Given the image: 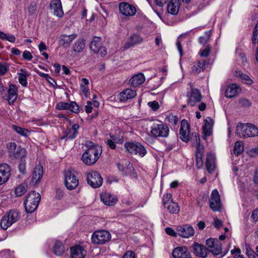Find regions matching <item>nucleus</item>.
<instances>
[{"mask_svg":"<svg viewBox=\"0 0 258 258\" xmlns=\"http://www.w3.org/2000/svg\"><path fill=\"white\" fill-rule=\"evenodd\" d=\"M85 146L87 149L82 156V160L85 164L92 165L95 164L100 157L102 153V148L89 141L86 142Z\"/></svg>","mask_w":258,"mask_h":258,"instance_id":"1","label":"nucleus"},{"mask_svg":"<svg viewBox=\"0 0 258 258\" xmlns=\"http://www.w3.org/2000/svg\"><path fill=\"white\" fill-rule=\"evenodd\" d=\"M41 199L40 195L35 192L31 191L29 192L24 201V207L27 213H32L34 212L39 204Z\"/></svg>","mask_w":258,"mask_h":258,"instance_id":"2","label":"nucleus"},{"mask_svg":"<svg viewBox=\"0 0 258 258\" xmlns=\"http://www.w3.org/2000/svg\"><path fill=\"white\" fill-rule=\"evenodd\" d=\"M236 134L240 137L248 138L258 136V127L251 123L237 125Z\"/></svg>","mask_w":258,"mask_h":258,"instance_id":"3","label":"nucleus"},{"mask_svg":"<svg viewBox=\"0 0 258 258\" xmlns=\"http://www.w3.org/2000/svg\"><path fill=\"white\" fill-rule=\"evenodd\" d=\"M7 148L9 156L15 159H21L26 157V150L20 146H17L15 142L8 143Z\"/></svg>","mask_w":258,"mask_h":258,"instance_id":"4","label":"nucleus"},{"mask_svg":"<svg viewBox=\"0 0 258 258\" xmlns=\"http://www.w3.org/2000/svg\"><path fill=\"white\" fill-rule=\"evenodd\" d=\"M77 172L73 168H70L64 171V183L66 187L73 190L79 184V180L77 177Z\"/></svg>","mask_w":258,"mask_h":258,"instance_id":"5","label":"nucleus"},{"mask_svg":"<svg viewBox=\"0 0 258 258\" xmlns=\"http://www.w3.org/2000/svg\"><path fill=\"white\" fill-rule=\"evenodd\" d=\"M20 213L17 210H11L1 219V228L6 230L8 227L17 222L20 218Z\"/></svg>","mask_w":258,"mask_h":258,"instance_id":"6","label":"nucleus"},{"mask_svg":"<svg viewBox=\"0 0 258 258\" xmlns=\"http://www.w3.org/2000/svg\"><path fill=\"white\" fill-rule=\"evenodd\" d=\"M111 239L110 233L104 230L94 232L91 237L92 242L95 244L102 245Z\"/></svg>","mask_w":258,"mask_h":258,"instance_id":"7","label":"nucleus"},{"mask_svg":"<svg viewBox=\"0 0 258 258\" xmlns=\"http://www.w3.org/2000/svg\"><path fill=\"white\" fill-rule=\"evenodd\" d=\"M80 128V125L78 123L71 124L67 127V128L63 131V136L60 138L61 140H73L75 139L78 134V131Z\"/></svg>","mask_w":258,"mask_h":258,"instance_id":"8","label":"nucleus"},{"mask_svg":"<svg viewBox=\"0 0 258 258\" xmlns=\"http://www.w3.org/2000/svg\"><path fill=\"white\" fill-rule=\"evenodd\" d=\"M124 148L131 154H139L141 157H144L147 154L144 147L139 143H126L124 144Z\"/></svg>","mask_w":258,"mask_h":258,"instance_id":"9","label":"nucleus"},{"mask_svg":"<svg viewBox=\"0 0 258 258\" xmlns=\"http://www.w3.org/2000/svg\"><path fill=\"white\" fill-rule=\"evenodd\" d=\"M151 133L155 137L166 138L169 135V129L163 123H154Z\"/></svg>","mask_w":258,"mask_h":258,"instance_id":"10","label":"nucleus"},{"mask_svg":"<svg viewBox=\"0 0 258 258\" xmlns=\"http://www.w3.org/2000/svg\"><path fill=\"white\" fill-rule=\"evenodd\" d=\"M88 183L93 188L100 187L103 182V178L99 173L96 171H91L87 174Z\"/></svg>","mask_w":258,"mask_h":258,"instance_id":"11","label":"nucleus"},{"mask_svg":"<svg viewBox=\"0 0 258 258\" xmlns=\"http://www.w3.org/2000/svg\"><path fill=\"white\" fill-rule=\"evenodd\" d=\"M187 103L191 106H195L198 103L201 101L202 95L201 91L191 87V91L187 93Z\"/></svg>","mask_w":258,"mask_h":258,"instance_id":"12","label":"nucleus"},{"mask_svg":"<svg viewBox=\"0 0 258 258\" xmlns=\"http://www.w3.org/2000/svg\"><path fill=\"white\" fill-rule=\"evenodd\" d=\"M210 207L214 212L219 211L221 208L220 197L217 189L213 190L209 199Z\"/></svg>","mask_w":258,"mask_h":258,"instance_id":"13","label":"nucleus"},{"mask_svg":"<svg viewBox=\"0 0 258 258\" xmlns=\"http://www.w3.org/2000/svg\"><path fill=\"white\" fill-rule=\"evenodd\" d=\"M120 13L125 16H132L136 14V9L134 6L126 3H121L119 5Z\"/></svg>","mask_w":258,"mask_h":258,"instance_id":"14","label":"nucleus"},{"mask_svg":"<svg viewBox=\"0 0 258 258\" xmlns=\"http://www.w3.org/2000/svg\"><path fill=\"white\" fill-rule=\"evenodd\" d=\"M192 252L197 256L205 258L209 253L208 249L203 245L195 242L191 246Z\"/></svg>","mask_w":258,"mask_h":258,"instance_id":"15","label":"nucleus"},{"mask_svg":"<svg viewBox=\"0 0 258 258\" xmlns=\"http://www.w3.org/2000/svg\"><path fill=\"white\" fill-rule=\"evenodd\" d=\"M43 175V167L41 165H37L34 168L32 174L30 183L33 185L38 184L41 179Z\"/></svg>","mask_w":258,"mask_h":258,"instance_id":"16","label":"nucleus"},{"mask_svg":"<svg viewBox=\"0 0 258 258\" xmlns=\"http://www.w3.org/2000/svg\"><path fill=\"white\" fill-rule=\"evenodd\" d=\"M176 230L177 234L184 238H189L193 236L195 233V230L192 227L187 225H185L183 226H178Z\"/></svg>","mask_w":258,"mask_h":258,"instance_id":"17","label":"nucleus"},{"mask_svg":"<svg viewBox=\"0 0 258 258\" xmlns=\"http://www.w3.org/2000/svg\"><path fill=\"white\" fill-rule=\"evenodd\" d=\"M206 244L209 249L212 248L214 245H216V249L212 250L214 255H218L222 254V243L219 240L209 238L206 240Z\"/></svg>","mask_w":258,"mask_h":258,"instance_id":"18","label":"nucleus"},{"mask_svg":"<svg viewBox=\"0 0 258 258\" xmlns=\"http://www.w3.org/2000/svg\"><path fill=\"white\" fill-rule=\"evenodd\" d=\"M174 258H192L191 255L185 247H177L172 252Z\"/></svg>","mask_w":258,"mask_h":258,"instance_id":"19","label":"nucleus"},{"mask_svg":"<svg viewBox=\"0 0 258 258\" xmlns=\"http://www.w3.org/2000/svg\"><path fill=\"white\" fill-rule=\"evenodd\" d=\"M50 8L53 10V14L58 18H62L63 16V11L60 0H51Z\"/></svg>","mask_w":258,"mask_h":258,"instance_id":"20","label":"nucleus"},{"mask_svg":"<svg viewBox=\"0 0 258 258\" xmlns=\"http://www.w3.org/2000/svg\"><path fill=\"white\" fill-rule=\"evenodd\" d=\"M71 256L72 258H85L87 252L80 245H76L71 248Z\"/></svg>","mask_w":258,"mask_h":258,"instance_id":"21","label":"nucleus"},{"mask_svg":"<svg viewBox=\"0 0 258 258\" xmlns=\"http://www.w3.org/2000/svg\"><path fill=\"white\" fill-rule=\"evenodd\" d=\"M189 124L187 121L183 120L181 122L179 134L182 141L187 142L189 140Z\"/></svg>","mask_w":258,"mask_h":258,"instance_id":"22","label":"nucleus"},{"mask_svg":"<svg viewBox=\"0 0 258 258\" xmlns=\"http://www.w3.org/2000/svg\"><path fill=\"white\" fill-rule=\"evenodd\" d=\"M56 108L58 109H68L74 113H78L79 111V106L75 102H59L56 104Z\"/></svg>","mask_w":258,"mask_h":258,"instance_id":"23","label":"nucleus"},{"mask_svg":"<svg viewBox=\"0 0 258 258\" xmlns=\"http://www.w3.org/2000/svg\"><path fill=\"white\" fill-rule=\"evenodd\" d=\"M241 91L239 85L236 84H229L225 91V96L227 98H231L237 96Z\"/></svg>","mask_w":258,"mask_h":258,"instance_id":"24","label":"nucleus"},{"mask_svg":"<svg viewBox=\"0 0 258 258\" xmlns=\"http://www.w3.org/2000/svg\"><path fill=\"white\" fill-rule=\"evenodd\" d=\"M101 201L106 205L112 206L117 202V197L107 192H103L100 195Z\"/></svg>","mask_w":258,"mask_h":258,"instance_id":"25","label":"nucleus"},{"mask_svg":"<svg viewBox=\"0 0 258 258\" xmlns=\"http://www.w3.org/2000/svg\"><path fill=\"white\" fill-rule=\"evenodd\" d=\"M17 98V89L15 85H11L8 90L7 94L4 96V98L8 101L10 105H11L16 101Z\"/></svg>","mask_w":258,"mask_h":258,"instance_id":"26","label":"nucleus"},{"mask_svg":"<svg viewBox=\"0 0 258 258\" xmlns=\"http://www.w3.org/2000/svg\"><path fill=\"white\" fill-rule=\"evenodd\" d=\"M213 122V119L210 117L204 120V124L203 126L204 134L203 139L204 140H206L207 137L212 134Z\"/></svg>","mask_w":258,"mask_h":258,"instance_id":"27","label":"nucleus"},{"mask_svg":"<svg viewBox=\"0 0 258 258\" xmlns=\"http://www.w3.org/2000/svg\"><path fill=\"white\" fill-rule=\"evenodd\" d=\"M77 36L76 34H73L69 35L65 34L61 35L59 39V44L64 48H68L71 42L74 40Z\"/></svg>","mask_w":258,"mask_h":258,"instance_id":"28","label":"nucleus"},{"mask_svg":"<svg viewBox=\"0 0 258 258\" xmlns=\"http://www.w3.org/2000/svg\"><path fill=\"white\" fill-rule=\"evenodd\" d=\"M11 167L7 164H1V184L6 183L11 175Z\"/></svg>","mask_w":258,"mask_h":258,"instance_id":"29","label":"nucleus"},{"mask_svg":"<svg viewBox=\"0 0 258 258\" xmlns=\"http://www.w3.org/2000/svg\"><path fill=\"white\" fill-rule=\"evenodd\" d=\"M137 95L136 91L131 89H126L118 96L120 101H124L134 98Z\"/></svg>","mask_w":258,"mask_h":258,"instance_id":"30","label":"nucleus"},{"mask_svg":"<svg viewBox=\"0 0 258 258\" xmlns=\"http://www.w3.org/2000/svg\"><path fill=\"white\" fill-rule=\"evenodd\" d=\"M215 161H216V157L214 155H213L211 153L207 154L206 166L207 171L210 173H213L215 169V168H216Z\"/></svg>","mask_w":258,"mask_h":258,"instance_id":"31","label":"nucleus"},{"mask_svg":"<svg viewBox=\"0 0 258 258\" xmlns=\"http://www.w3.org/2000/svg\"><path fill=\"white\" fill-rule=\"evenodd\" d=\"M179 0H171L167 6V12L168 13L176 15L178 14L180 8Z\"/></svg>","mask_w":258,"mask_h":258,"instance_id":"32","label":"nucleus"},{"mask_svg":"<svg viewBox=\"0 0 258 258\" xmlns=\"http://www.w3.org/2000/svg\"><path fill=\"white\" fill-rule=\"evenodd\" d=\"M143 41V39L138 34L133 35L127 41L124 45V49H127L131 47L140 44Z\"/></svg>","mask_w":258,"mask_h":258,"instance_id":"33","label":"nucleus"},{"mask_svg":"<svg viewBox=\"0 0 258 258\" xmlns=\"http://www.w3.org/2000/svg\"><path fill=\"white\" fill-rule=\"evenodd\" d=\"M145 81L144 75L142 73H139L134 76L130 80L132 86L138 87L142 85Z\"/></svg>","mask_w":258,"mask_h":258,"instance_id":"34","label":"nucleus"},{"mask_svg":"<svg viewBox=\"0 0 258 258\" xmlns=\"http://www.w3.org/2000/svg\"><path fill=\"white\" fill-rule=\"evenodd\" d=\"M66 248L62 243L58 240H56L53 247V253L57 256H62L64 253Z\"/></svg>","mask_w":258,"mask_h":258,"instance_id":"35","label":"nucleus"},{"mask_svg":"<svg viewBox=\"0 0 258 258\" xmlns=\"http://www.w3.org/2000/svg\"><path fill=\"white\" fill-rule=\"evenodd\" d=\"M206 61L204 59L198 60L192 67V72L195 74H198L204 71L205 69Z\"/></svg>","mask_w":258,"mask_h":258,"instance_id":"36","label":"nucleus"},{"mask_svg":"<svg viewBox=\"0 0 258 258\" xmlns=\"http://www.w3.org/2000/svg\"><path fill=\"white\" fill-rule=\"evenodd\" d=\"M101 39L99 37H94L90 44V49L94 52L99 51L101 47Z\"/></svg>","mask_w":258,"mask_h":258,"instance_id":"37","label":"nucleus"},{"mask_svg":"<svg viewBox=\"0 0 258 258\" xmlns=\"http://www.w3.org/2000/svg\"><path fill=\"white\" fill-rule=\"evenodd\" d=\"M21 73H19V82L24 87H27V77H28L30 74L25 70L21 69Z\"/></svg>","mask_w":258,"mask_h":258,"instance_id":"38","label":"nucleus"},{"mask_svg":"<svg viewBox=\"0 0 258 258\" xmlns=\"http://www.w3.org/2000/svg\"><path fill=\"white\" fill-rule=\"evenodd\" d=\"M85 46V40L84 39H78L73 46V50L76 52H81L84 49Z\"/></svg>","mask_w":258,"mask_h":258,"instance_id":"39","label":"nucleus"},{"mask_svg":"<svg viewBox=\"0 0 258 258\" xmlns=\"http://www.w3.org/2000/svg\"><path fill=\"white\" fill-rule=\"evenodd\" d=\"M168 212L171 214H178L180 211V208L177 203L170 202L166 206Z\"/></svg>","mask_w":258,"mask_h":258,"instance_id":"40","label":"nucleus"},{"mask_svg":"<svg viewBox=\"0 0 258 258\" xmlns=\"http://www.w3.org/2000/svg\"><path fill=\"white\" fill-rule=\"evenodd\" d=\"M235 76L241 80L244 81L245 83L247 84H251L253 82L251 79L249 78V77L242 73L240 71H235Z\"/></svg>","mask_w":258,"mask_h":258,"instance_id":"41","label":"nucleus"},{"mask_svg":"<svg viewBox=\"0 0 258 258\" xmlns=\"http://www.w3.org/2000/svg\"><path fill=\"white\" fill-rule=\"evenodd\" d=\"M27 185L25 183H22L17 186L15 190L16 195L20 197L24 195L27 191Z\"/></svg>","mask_w":258,"mask_h":258,"instance_id":"42","label":"nucleus"},{"mask_svg":"<svg viewBox=\"0 0 258 258\" xmlns=\"http://www.w3.org/2000/svg\"><path fill=\"white\" fill-rule=\"evenodd\" d=\"M244 147L243 143L240 141L235 143L234 147V153L236 155H240L243 151Z\"/></svg>","mask_w":258,"mask_h":258,"instance_id":"43","label":"nucleus"},{"mask_svg":"<svg viewBox=\"0 0 258 258\" xmlns=\"http://www.w3.org/2000/svg\"><path fill=\"white\" fill-rule=\"evenodd\" d=\"M124 170L123 171V173L125 175H129L133 173L134 171V168L129 161H125L124 167Z\"/></svg>","mask_w":258,"mask_h":258,"instance_id":"44","label":"nucleus"},{"mask_svg":"<svg viewBox=\"0 0 258 258\" xmlns=\"http://www.w3.org/2000/svg\"><path fill=\"white\" fill-rule=\"evenodd\" d=\"M12 128L16 133L23 136H27V134L29 132L27 130L16 125H13Z\"/></svg>","mask_w":258,"mask_h":258,"instance_id":"45","label":"nucleus"},{"mask_svg":"<svg viewBox=\"0 0 258 258\" xmlns=\"http://www.w3.org/2000/svg\"><path fill=\"white\" fill-rule=\"evenodd\" d=\"M211 32L206 31L205 32V36H201L199 39V42L202 44L205 45L207 43L208 41L209 40L211 36Z\"/></svg>","mask_w":258,"mask_h":258,"instance_id":"46","label":"nucleus"},{"mask_svg":"<svg viewBox=\"0 0 258 258\" xmlns=\"http://www.w3.org/2000/svg\"><path fill=\"white\" fill-rule=\"evenodd\" d=\"M20 160V163L18 165L19 171L22 174H25L26 173V160L24 159V158H22Z\"/></svg>","mask_w":258,"mask_h":258,"instance_id":"47","label":"nucleus"},{"mask_svg":"<svg viewBox=\"0 0 258 258\" xmlns=\"http://www.w3.org/2000/svg\"><path fill=\"white\" fill-rule=\"evenodd\" d=\"M1 39L2 40H6L11 42H14L16 38L14 35L11 34H5L2 32H1Z\"/></svg>","mask_w":258,"mask_h":258,"instance_id":"48","label":"nucleus"},{"mask_svg":"<svg viewBox=\"0 0 258 258\" xmlns=\"http://www.w3.org/2000/svg\"><path fill=\"white\" fill-rule=\"evenodd\" d=\"M252 41L253 43H258V22L256 23L253 32Z\"/></svg>","mask_w":258,"mask_h":258,"instance_id":"49","label":"nucleus"},{"mask_svg":"<svg viewBox=\"0 0 258 258\" xmlns=\"http://www.w3.org/2000/svg\"><path fill=\"white\" fill-rule=\"evenodd\" d=\"M246 253L248 258H258V254L249 246L246 247Z\"/></svg>","mask_w":258,"mask_h":258,"instance_id":"50","label":"nucleus"},{"mask_svg":"<svg viewBox=\"0 0 258 258\" xmlns=\"http://www.w3.org/2000/svg\"><path fill=\"white\" fill-rule=\"evenodd\" d=\"M172 196L170 194H167L163 196L162 199L163 205L164 208H166V206L170 203L171 199Z\"/></svg>","mask_w":258,"mask_h":258,"instance_id":"51","label":"nucleus"},{"mask_svg":"<svg viewBox=\"0 0 258 258\" xmlns=\"http://www.w3.org/2000/svg\"><path fill=\"white\" fill-rule=\"evenodd\" d=\"M9 70V64L4 62L1 63V76L5 74Z\"/></svg>","mask_w":258,"mask_h":258,"instance_id":"52","label":"nucleus"},{"mask_svg":"<svg viewBox=\"0 0 258 258\" xmlns=\"http://www.w3.org/2000/svg\"><path fill=\"white\" fill-rule=\"evenodd\" d=\"M111 139H107L106 141V143L110 149H114L116 148V145L114 142L112 141V140H115L114 136L111 137Z\"/></svg>","mask_w":258,"mask_h":258,"instance_id":"53","label":"nucleus"},{"mask_svg":"<svg viewBox=\"0 0 258 258\" xmlns=\"http://www.w3.org/2000/svg\"><path fill=\"white\" fill-rule=\"evenodd\" d=\"M148 105L150 106L154 111H156L159 108V105L157 101H154L152 102H149Z\"/></svg>","mask_w":258,"mask_h":258,"instance_id":"54","label":"nucleus"},{"mask_svg":"<svg viewBox=\"0 0 258 258\" xmlns=\"http://www.w3.org/2000/svg\"><path fill=\"white\" fill-rule=\"evenodd\" d=\"M210 48L209 47H207L205 49L201 50L199 54L202 57H208L210 54Z\"/></svg>","mask_w":258,"mask_h":258,"instance_id":"55","label":"nucleus"},{"mask_svg":"<svg viewBox=\"0 0 258 258\" xmlns=\"http://www.w3.org/2000/svg\"><path fill=\"white\" fill-rule=\"evenodd\" d=\"M239 103L242 106L244 107H249L251 105V103L249 102V101L245 98H242L240 99L239 101Z\"/></svg>","mask_w":258,"mask_h":258,"instance_id":"56","label":"nucleus"},{"mask_svg":"<svg viewBox=\"0 0 258 258\" xmlns=\"http://www.w3.org/2000/svg\"><path fill=\"white\" fill-rule=\"evenodd\" d=\"M213 224L215 228L219 229L222 227L223 222L217 218H215Z\"/></svg>","mask_w":258,"mask_h":258,"instance_id":"57","label":"nucleus"},{"mask_svg":"<svg viewBox=\"0 0 258 258\" xmlns=\"http://www.w3.org/2000/svg\"><path fill=\"white\" fill-rule=\"evenodd\" d=\"M23 57L26 60H31L32 58V55L31 53L27 50H25L23 53Z\"/></svg>","mask_w":258,"mask_h":258,"instance_id":"58","label":"nucleus"},{"mask_svg":"<svg viewBox=\"0 0 258 258\" xmlns=\"http://www.w3.org/2000/svg\"><path fill=\"white\" fill-rule=\"evenodd\" d=\"M196 157V162L198 168H201V167L203 166V162L202 160L203 156H201L200 154H199L198 156Z\"/></svg>","mask_w":258,"mask_h":258,"instance_id":"59","label":"nucleus"},{"mask_svg":"<svg viewBox=\"0 0 258 258\" xmlns=\"http://www.w3.org/2000/svg\"><path fill=\"white\" fill-rule=\"evenodd\" d=\"M165 231L168 235H169L173 237H176V235L177 234V232H176L173 229L169 227L165 228Z\"/></svg>","mask_w":258,"mask_h":258,"instance_id":"60","label":"nucleus"},{"mask_svg":"<svg viewBox=\"0 0 258 258\" xmlns=\"http://www.w3.org/2000/svg\"><path fill=\"white\" fill-rule=\"evenodd\" d=\"M194 141L193 143V145L194 146H199L201 145V140L199 136L196 133L195 134V139H194Z\"/></svg>","mask_w":258,"mask_h":258,"instance_id":"61","label":"nucleus"},{"mask_svg":"<svg viewBox=\"0 0 258 258\" xmlns=\"http://www.w3.org/2000/svg\"><path fill=\"white\" fill-rule=\"evenodd\" d=\"M81 89L86 97H87L89 94V89H88L87 86H85V85H83V84L81 85Z\"/></svg>","mask_w":258,"mask_h":258,"instance_id":"62","label":"nucleus"},{"mask_svg":"<svg viewBox=\"0 0 258 258\" xmlns=\"http://www.w3.org/2000/svg\"><path fill=\"white\" fill-rule=\"evenodd\" d=\"M251 217L252 218L254 222L258 221V208L253 210Z\"/></svg>","mask_w":258,"mask_h":258,"instance_id":"63","label":"nucleus"},{"mask_svg":"<svg viewBox=\"0 0 258 258\" xmlns=\"http://www.w3.org/2000/svg\"><path fill=\"white\" fill-rule=\"evenodd\" d=\"M122 258H136L135 253L131 250L127 251Z\"/></svg>","mask_w":258,"mask_h":258,"instance_id":"64","label":"nucleus"}]
</instances>
